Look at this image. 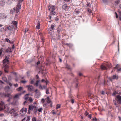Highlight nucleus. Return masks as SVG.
Masks as SVG:
<instances>
[{"label":"nucleus","instance_id":"obj_1","mask_svg":"<svg viewBox=\"0 0 121 121\" xmlns=\"http://www.w3.org/2000/svg\"><path fill=\"white\" fill-rule=\"evenodd\" d=\"M4 103L3 102L1 101L0 102V111L4 110L6 112H9V108L6 105H4Z\"/></svg>","mask_w":121,"mask_h":121},{"label":"nucleus","instance_id":"obj_2","mask_svg":"<svg viewBox=\"0 0 121 121\" xmlns=\"http://www.w3.org/2000/svg\"><path fill=\"white\" fill-rule=\"evenodd\" d=\"M49 10L51 11V12L50 13V15H56V13L54 11V10L55 9V6L50 5L49 6Z\"/></svg>","mask_w":121,"mask_h":121},{"label":"nucleus","instance_id":"obj_3","mask_svg":"<svg viewBox=\"0 0 121 121\" xmlns=\"http://www.w3.org/2000/svg\"><path fill=\"white\" fill-rule=\"evenodd\" d=\"M16 111V110L15 108H12L11 110L9 112L12 115V116L15 117L18 115Z\"/></svg>","mask_w":121,"mask_h":121},{"label":"nucleus","instance_id":"obj_4","mask_svg":"<svg viewBox=\"0 0 121 121\" xmlns=\"http://www.w3.org/2000/svg\"><path fill=\"white\" fill-rule=\"evenodd\" d=\"M13 26H9L5 28V30L6 31L8 32L9 34H10L13 32Z\"/></svg>","mask_w":121,"mask_h":121},{"label":"nucleus","instance_id":"obj_5","mask_svg":"<svg viewBox=\"0 0 121 121\" xmlns=\"http://www.w3.org/2000/svg\"><path fill=\"white\" fill-rule=\"evenodd\" d=\"M21 5L20 4L18 3L16 8H14V12L18 13L19 11V9H21Z\"/></svg>","mask_w":121,"mask_h":121},{"label":"nucleus","instance_id":"obj_6","mask_svg":"<svg viewBox=\"0 0 121 121\" xmlns=\"http://www.w3.org/2000/svg\"><path fill=\"white\" fill-rule=\"evenodd\" d=\"M117 101L119 104H121V96L118 95H117L116 96Z\"/></svg>","mask_w":121,"mask_h":121},{"label":"nucleus","instance_id":"obj_7","mask_svg":"<svg viewBox=\"0 0 121 121\" xmlns=\"http://www.w3.org/2000/svg\"><path fill=\"white\" fill-rule=\"evenodd\" d=\"M7 16L4 13H0V18L4 19L6 18Z\"/></svg>","mask_w":121,"mask_h":121},{"label":"nucleus","instance_id":"obj_8","mask_svg":"<svg viewBox=\"0 0 121 121\" xmlns=\"http://www.w3.org/2000/svg\"><path fill=\"white\" fill-rule=\"evenodd\" d=\"M35 92H36V93L35 94V96L36 98H38L39 97L40 95V92L38 91L37 89L35 90Z\"/></svg>","mask_w":121,"mask_h":121},{"label":"nucleus","instance_id":"obj_9","mask_svg":"<svg viewBox=\"0 0 121 121\" xmlns=\"http://www.w3.org/2000/svg\"><path fill=\"white\" fill-rule=\"evenodd\" d=\"M36 108V107L34 106L30 105L29 106V109L31 111H33L34 109H35Z\"/></svg>","mask_w":121,"mask_h":121},{"label":"nucleus","instance_id":"obj_10","mask_svg":"<svg viewBox=\"0 0 121 121\" xmlns=\"http://www.w3.org/2000/svg\"><path fill=\"white\" fill-rule=\"evenodd\" d=\"M8 57L7 56L5 59L3 60V62L4 65L5 64H6V63H7V64H8L9 63V61L8 60Z\"/></svg>","mask_w":121,"mask_h":121},{"label":"nucleus","instance_id":"obj_11","mask_svg":"<svg viewBox=\"0 0 121 121\" xmlns=\"http://www.w3.org/2000/svg\"><path fill=\"white\" fill-rule=\"evenodd\" d=\"M5 97H9V99L7 100V101H10V100L11 99L12 97L13 96L11 95L10 94H7L5 95Z\"/></svg>","mask_w":121,"mask_h":121},{"label":"nucleus","instance_id":"obj_12","mask_svg":"<svg viewBox=\"0 0 121 121\" xmlns=\"http://www.w3.org/2000/svg\"><path fill=\"white\" fill-rule=\"evenodd\" d=\"M27 87H28V90L29 91H32L34 89L33 86L31 85H29L27 86Z\"/></svg>","mask_w":121,"mask_h":121},{"label":"nucleus","instance_id":"obj_13","mask_svg":"<svg viewBox=\"0 0 121 121\" xmlns=\"http://www.w3.org/2000/svg\"><path fill=\"white\" fill-rule=\"evenodd\" d=\"M27 109L26 108H23L20 110V112L22 113H26V112Z\"/></svg>","mask_w":121,"mask_h":121},{"label":"nucleus","instance_id":"obj_14","mask_svg":"<svg viewBox=\"0 0 121 121\" xmlns=\"http://www.w3.org/2000/svg\"><path fill=\"white\" fill-rule=\"evenodd\" d=\"M30 119V117L29 116H28L27 117L23 119L21 121H29Z\"/></svg>","mask_w":121,"mask_h":121},{"label":"nucleus","instance_id":"obj_15","mask_svg":"<svg viewBox=\"0 0 121 121\" xmlns=\"http://www.w3.org/2000/svg\"><path fill=\"white\" fill-rule=\"evenodd\" d=\"M4 71L5 73H8V72L7 70V69L9 68L8 65L5 64L4 65Z\"/></svg>","mask_w":121,"mask_h":121},{"label":"nucleus","instance_id":"obj_16","mask_svg":"<svg viewBox=\"0 0 121 121\" xmlns=\"http://www.w3.org/2000/svg\"><path fill=\"white\" fill-rule=\"evenodd\" d=\"M5 3V1L3 0H1L0 1V6H4Z\"/></svg>","mask_w":121,"mask_h":121},{"label":"nucleus","instance_id":"obj_17","mask_svg":"<svg viewBox=\"0 0 121 121\" xmlns=\"http://www.w3.org/2000/svg\"><path fill=\"white\" fill-rule=\"evenodd\" d=\"M117 77L116 75H114L112 77V78L110 79V80L111 81H112L113 79H117Z\"/></svg>","mask_w":121,"mask_h":121},{"label":"nucleus","instance_id":"obj_18","mask_svg":"<svg viewBox=\"0 0 121 121\" xmlns=\"http://www.w3.org/2000/svg\"><path fill=\"white\" fill-rule=\"evenodd\" d=\"M101 68L102 69L106 70L107 68L103 65H102L101 66Z\"/></svg>","mask_w":121,"mask_h":121},{"label":"nucleus","instance_id":"obj_19","mask_svg":"<svg viewBox=\"0 0 121 121\" xmlns=\"http://www.w3.org/2000/svg\"><path fill=\"white\" fill-rule=\"evenodd\" d=\"M68 7V6L66 4H64L62 6V8L63 9H65L67 8V7Z\"/></svg>","mask_w":121,"mask_h":121},{"label":"nucleus","instance_id":"obj_20","mask_svg":"<svg viewBox=\"0 0 121 121\" xmlns=\"http://www.w3.org/2000/svg\"><path fill=\"white\" fill-rule=\"evenodd\" d=\"M12 51V50L11 48H9L6 50V52H11Z\"/></svg>","mask_w":121,"mask_h":121},{"label":"nucleus","instance_id":"obj_21","mask_svg":"<svg viewBox=\"0 0 121 121\" xmlns=\"http://www.w3.org/2000/svg\"><path fill=\"white\" fill-rule=\"evenodd\" d=\"M6 41L7 42H8L9 43H10L12 44L13 43V42L11 41H10L8 39H5Z\"/></svg>","mask_w":121,"mask_h":121},{"label":"nucleus","instance_id":"obj_22","mask_svg":"<svg viewBox=\"0 0 121 121\" xmlns=\"http://www.w3.org/2000/svg\"><path fill=\"white\" fill-rule=\"evenodd\" d=\"M46 99H47V102L48 103H50V102L51 101V100H50V99L49 98V97H47Z\"/></svg>","mask_w":121,"mask_h":121},{"label":"nucleus","instance_id":"obj_23","mask_svg":"<svg viewBox=\"0 0 121 121\" xmlns=\"http://www.w3.org/2000/svg\"><path fill=\"white\" fill-rule=\"evenodd\" d=\"M40 23H38L37 24L36 28L38 29H39L40 28Z\"/></svg>","mask_w":121,"mask_h":121},{"label":"nucleus","instance_id":"obj_24","mask_svg":"<svg viewBox=\"0 0 121 121\" xmlns=\"http://www.w3.org/2000/svg\"><path fill=\"white\" fill-rule=\"evenodd\" d=\"M28 95H29L28 94H26V95L24 96V98L26 100L28 99Z\"/></svg>","mask_w":121,"mask_h":121},{"label":"nucleus","instance_id":"obj_25","mask_svg":"<svg viewBox=\"0 0 121 121\" xmlns=\"http://www.w3.org/2000/svg\"><path fill=\"white\" fill-rule=\"evenodd\" d=\"M23 89V87H20L17 88V90L18 91H20Z\"/></svg>","mask_w":121,"mask_h":121},{"label":"nucleus","instance_id":"obj_26","mask_svg":"<svg viewBox=\"0 0 121 121\" xmlns=\"http://www.w3.org/2000/svg\"><path fill=\"white\" fill-rule=\"evenodd\" d=\"M43 110V108H40L38 109L37 110H36V111L37 110L39 112H41Z\"/></svg>","mask_w":121,"mask_h":121},{"label":"nucleus","instance_id":"obj_27","mask_svg":"<svg viewBox=\"0 0 121 121\" xmlns=\"http://www.w3.org/2000/svg\"><path fill=\"white\" fill-rule=\"evenodd\" d=\"M2 80L6 82L7 81V78L5 77H4L2 78Z\"/></svg>","mask_w":121,"mask_h":121},{"label":"nucleus","instance_id":"obj_28","mask_svg":"<svg viewBox=\"0 0 121 121\" xmlns=\"http://www.w3.org/2000/svg\"><path fill=\"white\" fill-rule=\"evenodd\" d=\"M55 25H51V29L52 30L54 29V28L55 27Z\"/></svg>","mask_w":121,"mask_h":121},{"label":"nucleus","instance_id":"obj_29","mask_svg":"<svg viewBox=\"0 0 121 121\" xmlns=\"http://www.w3.org/2000/svg\"><path fill=\"white\" fill-rule=\"evenodd\" d=\"M10 88L9 86H7L5 87V89L6 90L8 91L9 89Z\"/></svg>","mask_w":121,"mask_h":121},{"label":"nucleus","instance_id":"obj_30","mask_svg":"<svg viewBox=\"0 0 121 121\" xmlns=\"http://www.w3.org/2000/svg\"><path fill=\"white\" fill-rule=\"evenodd\" d=\"M46 99H42L41 100V102L42 103H44L45 101V100Z\"/></svg>","mask_w":121,"mask_h":121},{"label":"nucleus","instance_id":"obj_31","mask_svg":"<svg viewBox=\"0 0 121 121\" xmlns=\"http://www.w3.org/2000/svg\"><path fill=\"white\" fill-rule=\"evenodd\" d=\"M39 82V80L37 81L35 83V84L36 86H37L38 85V84Z\"/></svg>","mask_w":121,"mask_h":121},{"label":"nucleus","instance_id":"obj_32","mask_svg":"<svg viewBox=\"0 0 121 121\" xmlns=\"http://www.w3.org/2000/svg\"><path fill=\"white\" fill-rule=\"evenodd\" d=\"M60 104H57L56 105V109L60 108Z\"/></svg>","mask_w":121,"mask_h":121},{"label":"nucleus","instance_id":"obj_33","mask_svg":"<svg viewBox=\"0 0 121 121\" xmlns=\"http://www.w3.org/2000/svg\"><path fill=\"white\" fill-rule=\"evenodd\" d=\"M19 95L18 94H16L14 97V98H18L19 97Z\"/></svg>","mask_w":121,"mask_h":121},{"label":"nucleus","instance_id":"obj_34","mask_svg":"<svg viewBox=\"0 0 121 121\" xmlns=\"http://www.w3.org/2000/svg\"><path fill=\"white\" fill-rule=\"evenodd\" d=\"M12 1H19V2H21L23 1V0H12Z\"/></svg>","mask_w":121,"mask_h":121},{"label":"nucleus","instance_id":"obj_35","mask_svg":"<svg viewBox=\"0 0 121 121\" xmlns=\"http://www.w3.org/2000/svg\"><path fill=\"white\" fill-rule=\"evenodd\" d=\"M32 121H37L36 118L35 117L32 118Z\"/></svg>","mask_w":121,"mask_h":121},{"label":"nucleus","instance_id":"obj_36","mask_svg":"<svg viewBox=\"0 0 121 121\" xmlns=\"http://www.w3.org/2000/svg\"><path fill=\"white\" fill-rule=\"evenodd\" d=\"M80 11L79 10H77V9H76L75 10V12L77 13H79L80 12Z\"/></svg>","mask_w":121,"mask_h":121},{"label":"nucleus","instance_id":"obj_37","mask_svg":"<svg viewBox=\"0 0 121 121\" xmlns=\"http://www.w3.org/2000/svg\"><path fill=\"white\" fill-rule=\"evenodd\" d=\"M119 0H117V1H115V3L117 4H119Z\"/></svg>","mask_w":121,"mask_h":121},{"label":"nucleus","instance_id":"obj_38","mask_svg":"<svg viewBox=\"0 0 121 121\" xmlns=\"http://www.w3.org/2000/svg\"><path fill=\"white\" fill-rule=\"evenodd\" d=\"M34 80H31V81L30 82V83L31 84H33L34 83Z\"/></svg>","mask_w":121,"mask_h":121},{"label":"nucleus","instance_id":"obj_39","mask_svg":"<svg viewBox=\"0 0 121 121\" xmlns=\"http://www.w3.org/2000/svg\"><path fill=\"white\" fill-rule=\"evenodd\" d=\"M46 93L47 94H49V91L48 89L46 90Z\"/></svg>","mask_w":121,"mask_h":121},{"label":"nucleus","instance_id":"obj_40","mask_svg":"<svg viewBox=\"0 0 121 121\" xmlns=\"http://www.w3.org/2000/svg\"><path fill=\"white\" fill-rule=\"evenodd\" d=\"M87 11L89 12L90 13H91L92 12V10L90 9H88L87 10Z\"/></svg>","mask_w":121,"mask_h":121},{"label":"nucleus","instance_id":"obj_41","mask_svg":"<svg viewBox=\"0 0 121 121\" xmlns=\"http://www.w3.org/2000/svg\"><path fill=\"white\" fill-rule=\"evenodd\" d=\"M113 101H114V104L117 107V104L116 102V101L115 100H114Z\"/></svg>","mask_w":121,"mask_h":121},{"label":"nucleus","instance_id":"obj_42","mask_svg":"<svg viewBox=\"0 0 121 121\" xmlns=\"http://www.w3.org/2000/svg\"><path fill=\"white\" fill-rule=\"evenodd\" d=\"M26 82L27 81H26L25 80H22L21 81V82L23 83H26Z\"/></svg>","mask_w":121,"mask_h":121},{"label":"nucleus","instance_id":"obj_43","mask_svg":"<svg viewBox=\"0 0 121 121\" xmlns=\"http://www.w3.org/2000/svg\"><path fill=\"white\" fill-rule=\"evenodd\" d=\"M29 101L31 102H32L33 99L31 98H30L29 99Z\"/></svg>","mask_w":121,"mask_h":121},{"label":"nucleus","instance_id":"obj_44","mask_svg":"<svg viewBox=\"0 0 121 121\" xmlns=\"http://www.w3.org/2000/svg\"><path fill=\"white\" fill-rule=\"evenodd\" d=\"M118 12L120 15L121 16V11L120 10H118Z\"/></svg>","mask_w":121,"mask_h":121},{"label":"nucleus","instance_id":"obj_45","mask_svg":"<svg viewBox=\"0 0 121 121\" xmlns=\"http://www.w3.org/2000/svg\"><path fill=\"white\" fill-rule=\"evenodd\" d=\"M89 114L88 112L87 111H86L85 114L86 116H87Z\"/></svg>","mask_w":121,"mask_h":121},{"label":"nucleus","instance_id":"obj_46","mask_svg":"<svg viewBox=\"0 0 121 121\" xmlns=\"http://www.w3.org/2000/svg\"><path fill=\"white\" fill-rule=\"evenodd\" d=\"M97 120V119L95 117L94 118H93V121H96Z\"/></svg>","mask_w":121,"mask_h":121},{"label":"nucleus","instance_id":"obj_47","mask_svg":"<svg viewBox=\"0 0 121 121\" xmlns=\"http://www.w3.org/2000/svg\"><path fill=\"white\" fill-rule=\"evenodd\" d=\"M39 89H43V87H42V86H41V85H39Z\"/></svg>","mask_w":121,"mask_h":121},{"label":"nucleus","instance_id":"obj_48","mask_svg":"<svg viewBox=\"0 0 121 121\" xmlns=\"http://www.w3.org/2000/svg\"><path fill=\"white\" fill-rule=\"evenodd\" d=\"M28 30V29L27 28H26V29L25 32V33H26V32H27Z\"/></svg>","mask_w":121,"mask_h":121},{"label":"nucleus","instance_id":"obj_49","mask_svg":"<svg viewBox=\"0 0 121 121\" xmlns=\"http://www.w3.org/2000/svg\"><path fill=\"white\" fill-rule=\"evenodd\" d=\"M47 103L44 104H43V106L44 107L47 106Z\"/></svg>","mask_w":121,"mask_h":121},{"label":"nucleus","instance_id":"obj_50","mask_svg":"<svg viewBox=\"0 0 121 121\" xmlns=\"http://www.w3.org/2000/svg\"><path fill=\"white\" fill-rule=\"evenodd\" d=\"M117 71L118 72L121 71V68H120L118 69H117Z\"/></svg>","mask_w":121,"mask_h":121},{"label":"nucleus","instance_id":"obj_51","mask_svg":"<svg viewBox=\"0 0 121 121\" xmlns=\"http://www.w3.org/2000/svg\"><path fill=\"white\" fill-rule=\"evenodd\" d=\"M66 67L68 69H69L70 68V67H69V66L68 65H66Z\"/></svg>","mask_w":121,"mask_h":121},{"label":"nucleus","instance_id":"obj_52","mask_svg":"<svg viewBox=\"0 0 121 121\" xmlns=\"http://www.w3.org/2000/svg\"><path fill=\"white\" fill-rule=\"evenodd\" d=\"M14 86L15 87H17L18 86V84L16 83L15 84H14Z\"/></svg>","mask_w":121,"mask_h":121},{"label":"nucleus","instance_id":"obj_53","mask_svg":"<svg viewBox=\"0 0 121 121\" xmlns=\"http://www.w3.org/2000/svg\"><path fill=\"white\" fill-rule=\"evenodd\" d=\"M18 80V78L16 77L15 78V80L16 81H17Z\"/></svg>","mask_w":121,"mask_h":121},{"label":"nucleus","instance_id":"obj_54","mask_svg":"<svg viewBox=\"0 0 121 121\" xmlns=\"http://www.w3.org/2000/svg\"><path fill=\"white\" fill-rule=\"evenodd\" d=\"M78 86V84L77 83H76V86L75 87L76 88H77V87Z\"/></svg>","mask_w":121,"mask_h":121},{"label":"nucleus","instance_id":"obj_55","mask_svg":"<svg viewBox=\"0 0 121 121\" xmlns=\"http://www.w3.org/2000/svg\"><path fill=\"white\" fill-rule=\"evenodd\" d=\"M3 51V50L2 49H0V55L1 54H2V52Z\"/></svg>","mask_w":121,"mask_h":121},{"label":"nucleus","instance_id":"obj_56","mask_svg":"<svg viewBox=\"0 0 121 121\" xmlns=\"http://www.w3.org/2000/svg\"><path fill=\"white\" fill-rule=\"evenodd\" d=\"M88 117L91 119V114L89 115L88 116Z\"/></svg>","mask_w":121,"mask_h":121},{"label":"nucleus","instance_id":"obj_57","mask_svg":"<svg viewBox=\"0 0 121 121\" xmlns=\"http://www.w3.org/2000/svg\"><path fill=\"white\" fill-rule=\"evenodd\" d=\"M116 94V93L115 92H114L112 94V95L113 96L115 95Z\"/></svg>","mask_w":121,"mask_h":121},{"label":"nucleus","instance_id":"obj_58","mask_svg":"<svg viewBox=\"0 0 121 121\" xmlns=\"http://www.w3.org/2000/svg\"><path fill=\"white\" fill-rule=\"evenodd\" d=\"M115 14L116 15V17L117 18H118V16L117 15V13H115Z\"/></svg>","mask_w":121,"mask_h":121},{"label":"nucleus","instance_id":"obj_59","mask_svg":"<svg viewBox=\"0 0 121 121\" xmlns=\"http://www.w3.org/2000/svg\"><path fill=\"white\" fill-rule=\"evenodd\" d=\"M59 19L58 18H56L55 19V20L56 21H58L59 20Z\"/></svg>","mask_w":121,"mask_h":121},{"label":"nucleus","instance_id":"obj_60","mask_svg":"<svg viewBox=\"0 0 121 121\" xmlns=\"http://www.w3.org/2000/svg\"><path fill=\"white\" fill-rule=\"evenodd\" d=\"M82 73H79V76H82Z\"/></svg>","mask_w":121,"mask_h":121},{"label":"nucleus","instance_id":"obj_61","mask_svg":"<svg viewBox=\"0 0 121 121\" xmlns=\"http://www.w3.org/2000/svg\"><path fill=\"white\" fill-rule=\"evenodd\" d=\"M71 101L72 103L73 104L74 103V101L73 99H71Z\"/></svg>","mask_w":121,"mask_h":121},{"label":"nucleus","instance_id":"obj_62","mask_svg":"<svg viewBox=\"0 0 121 121\" xmlns=\"http://www.w3.org/2000/svg\"><path fill=\"white\" fill-rule=\"evenodd\" d=\"M0 83L1 84H3L4 83V82L1 80L0 81Z\"/></svg>","mask_w":121,"mask_h":121},{"label":"nucleus","instance_id":"obj_63","mask_svg":"<svg viewBox=\"0 0 121 121\" xmlns=\"http://www.w3.org/2000/svg\"><path fill=\"white\" fill-rule=\"evenodd\" d=\"M17 22L15 21H12V23H17V22Z\"/></svg>","mask_w":121,"mask_h":121},{"label":"nucleus","instance_id":"obj_64","mask_svg":"<svg viewBox=\"0 0 121 121\" xmlns=\"http://www.w3.org/2000/svg\"><path fill=\"white\" fill-rule=\"evenodd\" d=\"M4 116V114H0V116L1 117L3 116Z\"/></svg>","mask_w":121,"mask_h":121}]
</instances>
